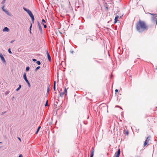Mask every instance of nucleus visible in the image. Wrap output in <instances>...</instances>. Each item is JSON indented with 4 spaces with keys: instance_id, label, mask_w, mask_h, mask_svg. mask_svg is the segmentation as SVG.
I'll return each mask as SVG.
<instances>
[{
    "instance_id": "dca6fc26",
    "label": "nucleus",
    "mask_w": 157,
    "mask_h": 157,
    "mask_svg": "<svg viewBox=\"0 0 157 157\" xmlns=\"http://www.w3.org/2000/svg\"><path fill=\"white\" fill-rule=\"evenodd\" d=\"M64 94L65 93L64 92H61L60 94V96L62 97Z\"/></svg>"
},
{
    "instance_id": "7c9ffc66",
    "label": "nucleus",
    "mask_w": 157,
    "mask_h": 157,
    "mask_svg": "<svg viewBox=\"0 0 157 157\" xmlns=\"http://www.w3.org/2000/svg\"><path fill=\"white\" fill-rule=\"evenodd\" d=\"M40 128H41V127L40 126H39L38 127V128H37V130L39 131V130H40Z\"/></svg>"
},
{
    "instance_id": "f257e3e1",
    "label": "nucleus",
    "mask_w": 157,
    "mask_h": 157,
    "mask_svg": "<svg viewBox=\"0 0 157 157\" xmlns=\"http://www.w3.org/2000/svg\"><path fill=\"white\" fill-rule=\"evenodd\" d=\"M148 26L144 21L140 20L136 24V28L139 32L142 33L147 31L148 29Z\"/></svg>"
},
{
    "instance_id": "393cba45",
    "label": "nucleus",
    "mask_w": 157,
    "mask_h": 157,
    "mask_svg": "<svg viewBox=\"0 0 157 157\" xmlns=\"http://www.w3.org/2000/svg\"><path fill=\"white\" fill-rule=\"evenodd\" d=\"M8 52H9L10 54H12V52L11 51L10 49V48L9 49H8Z\"/></svg>"
},
{
    "instance_id": "c756f323",
    "label": "nucleus",
    "mask_w": 157,
    "mask_h": 157,
    "mask_svg": "<svg viewBox=\"0 0 157 157\" xmlns=\"http://www.w3.org/2000/svg\"><path fill=\"white\" fill-rule=\"evenodd\" d=\"M15 41V40H11V41H10V43H13L14 41Z\"/></svg>"
},
{
    "instance_id": "79ce46f5",
    "label": "nucleus",
    "mask_w": 157,
    "mask_h": 157,
    "mask_svg": "<svg viewBox=\"0 0 157 157\" xmlns=\"http://www.w3.org/2000/svg\"><path fill=\"white\" fill-rule=\"evenodd\" d=\"M2 142H0V144Z\"/></svg>"
},
{
    "instance_id": "2f4dec72",
    "label": "nucleus",
    "mask_w": 157,
    "mask_h": 157,
    "mask_svg": "<svg viewBox=\"0 0 157 157\" xmlns=\"http://www.w3.org/2000/svg\"><path fill=\"white\" fill-rule=\"evenodd\" d=\"M32 24H31V25L30 27V33H31V28L32 27Z\"/></svg>"
},
{
    "instance_id": "0eeeda50",
    "label": "nucleus",
    "mask_w": 157,
    "mask_h": 157,
    "mask_svg": "<svg viewBox=\"0 0 157 157\" xmlns=\"http://www.w3.org/2000/svg\"><path fill=\"white\" fill-rule=\"evenodd\" d=\"M150 136H148V137L147 138L146 140L144 142V145L145 146L148 143L149 141L150 140Z\"/></svg>"
},
{
    "instance_id": "2eb2a0df",
    "label": "nucleus",
    "mask_w": 157,
    "mask_h": 157,
    "mask_svg": "<svg viewBox=\"0 0 157 157\" xmlns=\"http://www.w3.org/2000/svg\"><path fill=\"white\" fill-rule=\"evenodd\" d=\"M19 87L16 90L17 91H18L21 87V85L20 84L19 85Z\"/></svg>"
},
{
    "instance_id": "a878e982",
    "label": "nucleus",
    "mask_w": 157,
    "mask_h": 157,
    "mask_svg": "<svg viewBox=\"0 0 157 157\" xmlns=\"http://www.w3.org/2000/svg\"><path fill=\"white\" fill-rule=\"evenodd\" d=\"M40 68V66L37 67L36 68V69H35V71H37L38 69H39V68Z\"/></svg>"
},
{
    "instance_id": "4be33fe9",
    "label": "nucleus",
    "mask_w": 157,
    "mask_h": 157,
    "mask_svg": "<svg viewBox=\"0 0 157 157\" xmlns=\"http://www.w3.org/2000/svg\"><path fill=\"white\" fill-rule=\"evenodd\" d=\"M36 63L38 65H40L41 64L40 62L39 61H37Z\"/></svg>"
},
{
    "instance_id": "ea45409f",
    "label": "nucleus",
    "mask_w": 157,
    "mask_h": 157,
    "mask_svg": "<svg viewBox=\"0 0 157 157\" xmlns=\"http://www.w3.org/2000/svg\"><path fill=\"white\" fill-rule=\"evenodd\" d=\"M18 139L19 140H21V139L20 138H18Z\"/></svg>"
},
{
    "instance_id": "e433bc0d",
    "label": "nucleus",
    "mask_w": 157,
    "mask_h": 157,
    "mask_svg": "<svg viewBox=\"0 0 157 157\" xmlns=\"http://www.w3.org/2000/svg\"><path fill=\"white\" fill-rule=\"evenodd\" d=\"M6 112H3L2 113V114H4V113H6Z\"/></svg>"
},
{
    "instance_id": "c9c22d12",
    "label": "nucleus",
    "mask_w": 157,
    "mask_h": 157,
    "mask_svg": "<svg viewBox=\"0 0 157 157\" xmlns=\"http://www.w3.org/2000/svg\"><path fill=\"white\" fill-rule=\"evenodd\" d=\"M74 51H71V52L72 53V54H73V53H74Z\"/></svg>"
},
{
    "instance_id": "cd10ccee",
    "label": "nucleus",
    "mask_w": 157,
    "mask_h": 157,
    "mask_svg": "<svg viewBox=\"0 0 157 157\" xmlns=\"http://www.w3.org/2000/svg\"><path fill=\"white\" fill-rule=\"evenodd\" d=\"M125 134L126 135H128V131H126V132H125Z\"/></svg>"
},
{
    "instance_id": "a19ab883",
    "label": "nucleus",
    "mask_w": 157,
    "mask_h": 157,
    "mask_svg": "<svg viewBox=\"0 0 157 157\" xmlns=\"http://www.w3.org/2000/svg\"><path fill=\"white\" fill-rule=\"evenodd\" d=\"M136 157H140L139 156H136Z\"/></svg>"
},
{
    "instance_id": "ddd939ff",
    "label": "nucleus",
    "mask_w": 157,
    "mask_h": 157,
    "mask_svg": "<svg viewBox=\"0 0 157 157\" xmlns=\"http://www.w3.org/2000/svg\"><path fill=\"white\" fill-rule=\"evenodd\" d=\"M94 151H91V153L90 155V157H93L94 155Z\"/></svg>"
},
{
    "instance_id": "4468645a",
    "label": "nucleus",
    "mask_w": 157,
    "mask_h": 157,
    "mask_svg": "<svg viewBox=\"0 0 157 157\" xmlns=\"http://www.w3.org/2000/svg\"><path fill=\"white\" fill-rule=\"evenodd\" d=\"M49 86H49L48 87V89H47V96H48V94H49V90H50Z\"/></svg>"
},
{
    "instance_id": "6ab92c4d",
    "label": "nucleus",
    "mask_w": 157,
    "mask_h": 157,
    "mask_svg": "<svg viewBox=\"0 0 157 157\" xmlns=\"http://www.w3.org/2000/svg\"><path fill=\"white\" fill-rule=\"evenodd\" d=\"M9 93H10L9 91V90L6 91L5 92V94L6 95H7Z\"/></svg>"
},
{
    "instance_id": "b1692460",
    "label": "nucleus",
    "mask_w": 157,
    "mask_h": 157,
    "mask_svg": "<svg viewBox=\"0 0 157 157\" xmlns=\"http://www.w3.org/2000/svg\"><path fill=\"white\" fill-rule=\"evenodd\" d=\"M48 101L47 100L45 104V106H48Z\"/></svg>"
},
{
    "instance_id": "f8f14e48",
    "label": "nucleus",
    "mask_w": 157,
    "mask_h": 157,
    "mask_svg": "<svg viewBox=\"0 0 157 157\" xmlns=\"http://www.w3.org/2000/svg\"><path fill=\"white\" fill-rule=\"evenodd\" d=\"M4 12H5V13L7 14V15L10 16V14L8 10H4Z\"/></svg>"
},
{
    "instance_id": "4c0bfd02",
    "label": "nucleus",
    "mask_w": 157,
    "mask_h": 157,
    "mask_svg": "<svg viewBox=\"0 0 157 157\" xmlns=\"http://www.w3.org/2000/svg\"><path fill=\"white\" fill-rule=\"evenodd\" d=\"M38 132H39V131L37 130L36 132V134H37L38 133Z\"/></svg>"
},
{
    "instance_id": "aec40b11",
    "label": "nucleus",
    "mask_w": 157,
    "mask_h": 157,
    "mask_svg": "<svg viewBox=\"0 0 157 157\" xmlns=\"http://www.w3.org/2000/svg\"><path fill=\"white\" fill-rule=\"evenodd\" d=\"M64 92L65 93V95H67V89L66 88H65Z\"/></svg>"
},
{
    "instance_id": "a211bd4d",
    "label": "nucleus",
    "mask_w": 157,
    "mask_h": 157,
    "mask_svg": "<svg viewBox=\"0 0 157 157\" xmlns=\"http://www.w3.org/2000/svg\"><path fill=\"white\" fill-rule=\"evenodd\" d=\"M56 81H54V86H53V89L54 90H56Z\"/></svg>"
},
{
    "instance_id": "6e6552de",
    "label": "nucleus",
    "mask_w": 157,
    "mask_h": 157,
    "mask_svg": "<svg viewBox=\"0 0 157 157\" xmlns=\"http://www.w3.org/2000/svg\"><path fill=\"white\" fill-rule=\"evenodd\" d=\"M121 152V151L120 149H119L117 152H116L115 154V157H119L120 155Z\"/></svg>"
},
{
    "instance_id": "412c9836",
    "label": "nucleus",
    "mask_w": 157,
    "mask_h": 157,
    "mask_svg": "<svg viewBox=\"0 0 157 157\" xmlns=\"http://www.w3.org/2000/svg\"><path fill=\"white\" fill-rule=\"evenodd\" d=\"M29 70V67H27L26 69V71H28Z\"/></svg>"
},
{
    "instance_id": "37998d69",
    "label": "nucleus",
    "mask_w": 157,
    "mask_h": 157,
    "mask_svg": "<svg viewBox=\"0 0 157 157\" xmlns=\"http://www.w3.org/2000/svg\"><path fill=\"white\" fill-rule=\"evenodd\" d=\"M1 148V147H0V148Z\"/></svg>"
},
{
    "instance_id": "f3484780",
    "label": "nucleus",
    "mask_w": 157,
    "mask_h": 157,
    "mask_svg": "<svg viewBox=\"0 0 157 157\" xmlns=\"http://www.w3.org/2000/svg\"><path fill=\"white\" fill-rule=\"evenodd\" d=\"M46 23V22L45 21V20L44 19H43L42 20V22H41V24L42 25L44 24L45 23Z\"/></svg>"
},
{
    "instance_id": "39448f33",
    "label": "nucleus",
    "mask_w": 157,
    "mask_h": 157,
    "mask_svg": "<svg viewBox=\"0 0 157 157\" xmlns=\"http://www.w3.org/2000/svg\"><path fill=\"white\" fill-rule=\"evenodd\" d=\"M0 57L2 60L3 62V63H4L5 64L6 63V60L4 57L3 55L1 53H0Z\"/></svg>"
},
{
    "instance_id": "f704fd0d",
    "label": "nucleus",
    "mask_w": 157,
    "mask_h": 157,
    "mask_svg": "<svg viewBox=\"0 0 157 157\" xmlns=\"http://www.w3.org/2000/svg\"><path fill=\"white\" fill-rule=\"evenodd\" d=\"M115 92L116 93H117V92H118V90H117V89H116L115 90Z\"/></svg>"
},
{
    "instance_id": "423d86ee",
    "label": "nucleus",
    "mask_w": 157,
    "mask_h": 157,
    "mask_svg": "<svg viewBox=\"0 0 157 157\" xmlns=\"http://www.w3.org/2000/svg\"><path fill=\"white\" fill-rule=\"evenodd\" d=\"M37 24H38V27L39 28V29L40 31V32L41 34H42V28L41 25L40 24L39 22L38 21L37 22Z\"/></svg>"
},
{
    "instance_id": "1a4fd4ad",
    "label": "nucleus",
    "mask_w": 157,
    "mask_h": 157,
    "mask_svg": "<svg viewBox=\"0 0 157 157\" xmlns=\"http://www.w3.org/2000/svg\"><path fill=\"white\" fill-rule=\"evenodd\" d=\"M9 29L7 27H5L3 29V32H9Z\"/></svg>"
},
{
    "instance_id": "5701e85b",
    "label": "nucleus",
    "mask_w": 157,
    "mask_h": 157,
    "mask_svg": "<svg viewBox=\"0 0 157 157\" xmlns=\"http://www.w3.org/2000/svg\"><path fill=\"white\" fill-rule=\"evenodd\" d=\"M6 1V0H3L2 2V4H4V3H5Z\"/></svg>"
},
{
    "instance_id": "f03ea898",
    "label": "nucleus",
    "mask_w": 157,
    "mask_h": 157,
    "mask_svg": "<svg viewBox=\"0 0 157 157\" xmlns=\"http://www.w3.org/2000/svg\"><path fill=\"white\" fill-rule=\"evenodd\" d=\"M23 9L25 11H26L27 13L32 18V22L33 23H34V15H33L31 11L27 9L25 7H23Z\"/></svg>"
},
{
    "instance_id": "473e14b6",
    "label": "nucleus",
    "mask_w": 157,
    "mask_h": 157,
    "mask_svg": "<svg viewBox=\"0 0 157 157\" xmlns=\"http://www.w3.org/2000/svg\"><path fill=\"white\" fill-rule=\"evenodd\" d=\"M33 60L34 62L36 61V59H33Z\"/></svg>"
},
{
    "instance_id": "20e7f679",
    "label": "nucleus",
    "mask_w": 157,
    "mask_h": 157,
    "mask_svg": "<svg viewBox=\"0 0 157 157\" xmlns=\"http://www.w3.org/2000/svg\"><path fill=\"white\" fill-rule=\"evenodd\" d=\"M23 78L24 80L27 83L29 87H30L31 86L30 84L27 79L26 73L25 72H24L23 74Z\"/></svg>"
},
{
    "instance_id": "bb28decb",
    "label": "nucleus",
    "mask_w": 157,
    "mask_h": 157,
    "mask_svg": "<svg viewBox=\"0 0 157 157\" xmlns=\"http://www.w3.org/2000/svg\"><path fill=\"white\" fill-rule=\"evenodd\" d=\"M5 7V5H3L2 7V10L4 11V10H6L5 9H4V8Z\"/></svg>"
},
{
    "instance_id": "7ed1b4c3",
    "label": "nucleus",
    "mask_w": 157,
    "mask_h": 157,
    "mask_svg": "<svg viewBox=\"0 0 157 157\" xmlns=\"http://www.w3.org/2000/svg\"><path fill=\"white\" fill-rule=\"evenodd\" d=\"M148 13L152 16L151 17L152 20L153 22L156 25L157 24V18H156L157 17V14H156L151 13Z\"/></svg>"
},
{
    "instance_id": "72a5a7b5",
    "label": "nucleus",
    "mask_w": 157,
    "mask_h": 157,
    "mask_svg": "<svg viewBox=\"0 0 157 157\" xmlns=\"http://www.w3.org/2000/svg\"><path fill=\"white\" fill-rule=\"evenodd\" d=\"M18 157H23V156L21 154H20Z\"/></svg>"
},
{
    "instance_id": "9b49d317",
    "label": "nucleus",
    "mask_w": 157,
    "mask_h": 157,
    "mask_svg": "<svg viewBox=\"0 0 157 157\" xmlns=\"http://www.w3.org/2000/svg\"><path fill=\"white\" fill-rule=\"evenodd\" d=\"M47 55L48 56V60L49 61H51V56L48 51H47Z\"/></svg>"
},
{
    "instance_id": "9d476101",
    "label": "nucleus",
    "mask_w": 157,
    "mask_h": 157,
    "mask_svg": "<svg viewBox=\"0 0 157 157\" xmlns=\"http://www.w3.org/2000/svg\"><path fill=\"white\" fill-rule=\"evenodd\" d=\"M118 18H119V16H117L115 17V19H114V24H115L117 22V21H118Z\"/></svg>"
},
{
    "instance_id": "58836bf2",
    "label": "nucleus",
    "mask_w": 157,
    "mask_h": 157,
    "mask_svg": "<svg viewBox=\"0 0 157 157\" xmlns=\"http://www.w3.org/2000/svg\"><path fill=\"white\" fill-rule=\"evenodd\" d=\"M38 132H39V131L37 130L36 132V134H37L38 133Z\"/></svg>"
},
{
    "instance_id": "c85d7f7f",
    "label": "nucleus",
    "mask_w": 157,
    "mask_h": 157,
    "mask_svg": "<svg viewBox=\"0 0 157 157\" xmlns=\"http://www.w3.org/2000/svg\"><path fill=\"white\" fill-rule=\"evenodd\" d=\"M44 25V28H47V26H46V25L45 24H44V25Z\"/></svg>"
}]
</instances>
